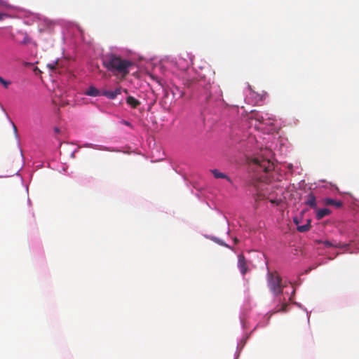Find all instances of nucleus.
<instances>
[{
    "instance_id": "1",
    "label": "nucleus",
    "mask_w": 359,
    "mask_h": 359,
    "mask_svg": "<svg viewBox=\"0 0 359 359\" xmlns=\"http://www.w3.org/2000/svg\"><path fill=\"white\" fill-rule=\"evenodd\" d=\"M104 65L115 76L125 78L129 74V69L133 65V63L128 60L111 54L104 61Z\"/></svg>"
},
{
    "instance_id": "18",
    "label": "nucleus",
    "mask_w": 359,
    "mask_h": 359,
    "mask_svg": "<svg viewBox=\"0 0 359 359\" xmlns=\"http://www.w3.org/2000/svg\"><path fill=\"white\" fill-rule=\"evenodd\" d=\"M195 83L194 80H187L184 84L188 87H191Z\"/></svg>"
},
{
    "instance_id": "17",
    "label": "nucleus",
    "mask_w": 359,
    "mask_h": 359,
    "mask_svg": "<svg viewBox=\"0 0 359 359\" xmlns=\"http://www.w3.org/2000/svg\"><path fill=\"white\" fill-rule=\"evenodd\" d=\"M255 118L256 120H257V121H258L259 122H260V123H263V122H264V118H263V116H260V115H259V114H255Z\"/></svg>"
},
{
    "instance_id": "22",
    "label": "nucleus",
    "mask_w": 359,
    "mask_h": 359,
    "mask_svg": "<svg viewBox=\"0 0 359 359\" xmlns=\"http://www.w3.org/2000/svg\"><path fill=\"white\" fill-rule=\"evenodd\" d=\"M7 6V3L4 0H0V7H6Z\"/></svg>"
},
{
    "instance_id": "15",
    "label": "nucleus",
    "mask_w": 359,
    "mask_h": 359,
    "mask_svg": "<svg viewBox=\"0 0 359 359\" xmlns=\"http://www.w3.org/2000/svg\"><path fill=\"white\" fill-rule=\"evenodd\" d=\"M0 83L2 84L6 88H8L11 83L9 81H6L1 76H0Z\"/></svg>"
},
{
    "instance_id": "4",
    "label": "nucleus",
    "mask_w": 359,
    "mask_h": 359,
    "mask_svg": "<svg viewBox=\"0 0 359 359\" xmlns=\"http://www.w3.org/2000/svg\"><path fill=\"white\" fill-rule=\"evenodd\" d=\"M257 182L255 184V187L257 191V198L262 200L264 198H269L268 197V185L267 177L263 175L255 177Z\"/></svg>"
},
{
    "instance_id": "10",
    "label": "nucleus",
    "mask_w": 359,
    "mask_h": 359,
    "mask_svg": "<svg viewBox=\"0 0 359 359\" xmlns=\"http://www.w3.org/2000/svg\"><path fill=\"white\" fill-rule=\"evenodd\" d=\"M306 204L312 208H316V200L315 196L311 193L308 196V199L306 201Z\"/></svg>"
},
{
    "instance_id": "20",
    "label": "nucleus",
    "mask_w": 359,
    "mask_h": 359,
    "mask_svg": "<svg viewBox=\"0 0 359 359\" xmlns=\"http://www.w3.org/2000/svg\"><path fill=\"white\" fill-rule=\"evenodd\" d=\"M287 304H283L281 306V308L278 310V311H285L287 309Z\"/></svg>"
},
{
    "instance_id": "11",
    "label": "nucleus",
    "mask_w": 359,
    "mask_h": 359,
    "mask_svg": "<svg viewBox=\"0 0 359 359\" xmlns=\"http://www.w3.org/2000/svg\"><path fill=\"white\" fill-rule=\"evenodd\" d=\"M211 172L213 174L214 177L217 179H219V178L226 179L229 181H230V179L229 178V177L227 175L219 172L218 170L215 169V170H211Z\"/></svg>"
},
{
    "instance_id": "21",
    "label": "nucleus",
    "mask_w": 359,
    "mask_h": 359,
    "mask_svg": "<svg viewBox=\"0 0 359 359\" xmlns=\"http://www.w3.org/2000/svg\"><path fill=\"white\" fill-rule=\"evenodd\" d=\"M269 201L273 203V204H276V205H279L280 203V201L279 200H277V199H269Z\"/></svg>"
},
{
    "instance_id": "27",
    "label": "nucleus",
    "mask_w": 359,
    "mask_h": 359,
    "mask_svg": "<svg viewBox=\"0 0 359 359\" xmlns=\"http://www.w3.org/2000/svg\"><path fill=\"white\" fill-rule=\"evenodd\" d=\"M13 131L15 132V133H17L18 129L13 123Z\"/></svg>"
},
{
    "instance_id": "2",
    "label": "nucleus",
    "mask_w": 359,
    "mask_h": 359,
    "mask_svg": "<svg viewBox=\"0 0 359 359\" xmlns=\"http://www.w3.org/2000/svg\"><path fill=\"white\" fill-rule=\"evenodd\" d=\"M251 166L255 172L260 173L263 172L266 174L273 170V163L269 158H264L262 156L255 157L252 162Z\"/></svg>"
},
{
    "instance_id": "6",
    "label": "nucleus",
    "mask_w": 359,
    "mask_h": 359,
    "mask_svg": "<svg viewBox=\"0 0 359 359\" xmlns=\"http://www.w3.org/2000/svg\"><path fill=\"white\" fill-rule=\"evenodd\" d=\"M238 267L242 275H245L248 271L247 261L243 254H240L238 256Z\"/></svg>"
},
{
    "instance_id": "13",
    "label": "nucleus",
    "mask_w": 359,
    "mask_h": 359,
    "mask_svg": "<svg viewBox=\"0 0 359 359\" xmlns=\"http://www.w3.org/2000/svg\"><path fill=\"white\" fill-rule=\"evenodd\" d=\"M82 96H83V94H81V93H79L78 95H76V100L78 102H81V103H83V104H88V98H83Z\"/></svg>"
},
{
    "instance_id": "8",
    "label": "nucleus",
    "mask_w": 359,
    "mask_h": 359,
    "mask_svg": "<svg viewBox=\"0 0 359 359\" xmlns=\"http://www.w3.org/2000/svg\"><path fill=\"white\" fill-rule=\"evenodd\" d=\"M331 211L327 208L318 209L316 211V217L318 220H320L327 215H329Z\"/></svg>"
},
{
    "instance_id": "16",
    "label": "nucleus",
    "mask_w": 359,
    "mask_h": 359,
    "mask_svg": "<svg viewBox=\"0 0 359 359\" xmlns=\"http://www.w3.org/2000/svg\"><path fill=\"white\" fill-rule=\"evenodd\" d=\"M57 65V62H55V63H53V64H48L47 65V67L51 69V70H54L56 69V66Z\"/></svg>"
},
{
    "instance_id": "24",
    "label": "nucleus",
    "mask_w": 359,
    "mask_h": 359,
    "mask_svg": "<svg viewBox=\"0 0 359 359\" xmlns=\"http://www.w3.org/2000/svg\"><path fill=\"white\" fill-rule=\"evenodd\" d=\"M54 133L55 134H59L60 133V129L57 127H55L54 128Z\"/></svg>"
},
{
    "instance_id": "3",
    "label": "nucleus",
    "mask_w": 359,
    "mask_h": 359,
    "mask_svg": "<svg viewBox=\"0 0 359 359\" xmlns=\"http://www.w3.org/2000/svg\"><path fill=\"white\" fill-rule=\"evenodd\" d=\"M268 286L275 295L283 292L282 279L276 271L268 273Z\"/></svg>"
},
{
    "instance_id": "25",
    "label": "nucleus",
    "mask_w": 359,
    "mask_h": 359,
    "mask_svg": "<svg viewBox=\"0 0 359 359\" xmlns=\"http://www.w3.org/2000/svg\"><path fill=\"white\" fill-rule=\"evenodd\" d=\"M6 14L0 13V21L3 20L4 18L6 17Z\"/></svg>"
},
{
    "instance_id": "19",
    "label": "nucleus",
    "mask_w": 359,
    "mask_h": 359,
    "mask_svg": "<svg viewBox=\"0 0 359 359\" xmlns=\"http://www.w3.org/2000/svg\"><path fill=\"white\" fill-rule=\"evenodd\" d=\"M215 241H216L217 243H219V244H220V245H224V246H225V247H226V248H231V247H229L227 244L224 243L222 241H220V240H219V239H215Z\"/></svg>"
},
{
    "instance_id": "26",
    "label": "nucleus",
    "mask_w": 359,
    "mask_h": 359,
    "mask_svg": "<svg viewBox=\"0 0 359 359\" xmlns=\"http://www.w3.org/2000/svg\"><path fill=\"white\" fill-rule=\"evenodd\" d=\"M85 95H90V88H87L85 91Z\"/></svg>"
},
{
    "instance_id": "14",
    "label": "nucleus",
    "mask_w": 359,
    "mask_h": 359,
    "mask_svg": "<svg viewBox=\"0 0 359 359\" xmlns=\"http://www.w3.org/2000/svg\"><path fill=\"white\" fill-rule=\"evenodd\" d=\"M100 91L95 88L91 86V97H95L100 95Z\"/></svg>"
},
{
    "instance_id": "23",
    "label": "nucleus",
    "mask_w": 359,
    "mask_h": 359,
    "mask_svg": "<svg viewBox=\"0 0 359 359\" xmlns=\"http://www.w3.org/2000/svg\"><path fill=\"white\" fill-rule=\"evenodd\" d=\"M323 243H324L325 246H326V247H331V246H332V244L330 241H324Z\"/></svg>"
},
{
    "instance_id": "12",
    "label": "nucleus",
    "mask_w": 359,
    "mask_h": 359,
    "mask_svg": "<svg viewBox=\"0 0 359 359\" xmlns=\"http://www.w3.org/2000/svg\"><path fill=\"white\" fill-rule=\"evenodd\" d=\"M311 229V220H307V223L304 225H300L297 226V231L299 232H306L308 231Z\"/></svg>"
},
{
    "instance_id": "28",
    "label": "nucleus",
    "mask_w": 359,
    "mask_h": 359,
    "mask_svg": "<svg viewBox=\"0 0 359 359\" xmlns=\"http://www.w3.org/2000/svg\"><path fill=\"white\" fill-rule=\"evenodd\" d=\"M238 242H239V241H238V239L237 238H233V243H234L235 244H237Z\"/></svg>"
},
{
    "instance_id": "9",
    "label": "nucleus",
    "mask_w": 359,
    "mask_h": 359,
    "mask_svg": "<svg viewBox=\"0 0 359 359\" xmlns=\"http://www.w3.org/2000/svg\"><path fill=\"white\" fill-rule=\"evenodd\" d=\"M126 103L133 109L137 108L140 104V102L133 96L127 97Z\"/></svg>"
},
{
    "instance_id": "5",
    "label": "nucleus",
    "mask_w": 359,
    "mask_h": 359,
    "mask_svg": "<svg viewBox=\"0 0 359 359\" xmlns=\"http://www.w3.org/2000/svg\"><path fill=\"white\" fill-rule=\"evenodd\" d=\"M122 91H123L125 93L128 94V90L126 89H123L122 88H117L114 90H104L102 93V95L107 97L109 99L114 100L116 97L118 95H120Z\"/></svg>"
},
{
    "instance_id": "7",
    "label": "nucleus",
    "mask_w": 359,
    "mask_h": 359,
    "mask_svg": "<svg viewBox=\"0 0 359 359\" xmlns=\"http://www.w3.org/2000/svg\"><path fill=\"white\" fill-rule=\"evenodd\" d=\"M324 202L326 205L334 206L336 208H340L343 205L341 201H336L332 198H325Z\"/></svg>"
},
{
    "instance_id": "29",
    "label": "nucleus",
    "mask_w": 359,
    "mask_h": 359,
    "mask_svg": "<svg viewBox=\"0 0 359 359\" xmlns=\"http://www.w3.org/2000/svg\"><path fill=\"white\" fill-rule=\"evenodd\" d=\"M61 102H62V104H65V103H67V104L68 103V100H62Z\"/></svg>"
}]
</instances>
